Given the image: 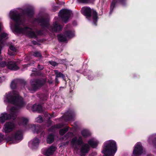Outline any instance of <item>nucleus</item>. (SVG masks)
<instances>
[{
    "instance_id": "nucleus-11",
    "label": "nucleus",
    "mask_w": 156,
    "mask_h": 156,
    "mask_svg": "<svg viewBox=\"0 0 156 156\" xmlns=\"http://www.w3.org/2000/svg\"><path fill=\"white\" fill-rule=\"evenodd\" d=\"M63 27L57 21L53 23L52 26H50L48 30L53 32L57 33L62 30Z\"/></svg>"
},
{
    "instance_id": "nucleus-32",
    "label": "nucleus",
    "mask_w": 156,
    "mask_h": 156,
    "mask_svg": "<svg viewBox=\"0 0 156 156\" xmlns=\"http://www.w3.org/2000/svg\"><path fill=\"white\" fill-rule=\"evenodd\" d=\"M69 127H66L60 129L59 131V134L61 136L63 135L69 130Z\"/></svg>"
},
{
    "instance_id": "nucleus-31",
    "label": "nucleus",
    "mask_w": 156,
    "mask_h": 156,
    "mask_svg": "<svg viewBox=\"0 0 156 156\" xmlns=\"http://www.w3.org/2000/svg\"><path fill=\"white\" fill-rule=\"evenodd\" d=\"M64 34L67 37L69 38H71L74 36V33L71 30H66L64 32Z\"/></svg>"
},
{
    "instance_id": "nucleus-6",
    "label": "nucleus",
    "mask_w": 156,
    "mask_h": 156,
    "mask_svg": "<svg viewBox=\"0 0 156 156\" xmlns=\"http://www.w3.org/2000/svg\"><path fill=\"white\" fill-rule=\"evenodd\" d=\"M10 18L15 21L16 23H18L22 22L21 15L16 10L10 11Z\"/></svg>"
},
{
    "instance_id": "nucleus-23",
    "label": "nucleus",
    "mask_w": 156,
    "mask_h": 156,
    "mask_svg": "<svg viewBox=\"0 0 156 156\" xmlns=\"http://www.w3.org/2000/svg\"><path fill=\"white\" fill-rule=\"evenodd\" d=\"M88 143L89 145L93 148H96L98 145V142L92 139H90L88 141Z\"/></svg>"
},
{
    "instance_id": "nucleus-58",
    "label": "nucleus",
    "mask_w": 156,
    "mask_h": 156,
    "mask_svg": "<svg viewBox=\"0 0 156 156\" xmlns=\"http://www.w3.org/2000/svg\"><path fill=\"white\" fill-rule=\"evenodd\" d=\"M2 48V47L1 45H0V54L1 53V51Z\"/></svg>"
},
{
    "instance_id": "nucleus-25",
    "label": "nucleus",
    "mask_w": 156,
    "mask_h": 156,
    "mask_svg": "<svg viewBox=\"0 0 156 156\" xmlns=\"http://www.w3.org/2000/svg\"><path fill=\"white\" fill-rule=\"evenodd\" d=\"M54 140V135L52 133H50L48 136L47 139V143L49 144H51Z\"/></svg>"
},
{
    "instance_id": "nucleus-14",
    "label": "nucleus",
    "mask_w": 156,
    "mask_h": 156,
    "mask_svg": "<svg viewBox=\"0 0 156 156\" xmlns=\"http://www.w3.org/2000/svg\"><path fill=\"white\" fill-rule=\"evenodd\" d=\"M82 13L87 17L90 18L91 16L92 10L89 7H83L81 10Z\"/></svg>"
},
{
    "instance_id": "nucleus-21",
    "label": "nucleus",
    "mask_w": 156,
    "mask_h": 156,
    "mask_svg": "<svg viewBox=\"0 0 156 156\" xmlns=\"http://www.w3.org/2000/svg\"><path fill=\"white\" fill-rule=\"evenodd\" d=\"M92 16L93 24L95 26L97 25L98 20V14L95 10H92Z\"/></svg>"
},
{
    "instance_id": "nucleus-61",
    "label": "nucleus",
    "mask_w": 156,
    "mask_h": 156,
    "mask_svg": "<svg viewBox=\"0 0 156 156\" xmlns=\"http://www.w3.org/2000/svg\"><path fill=\"white\" fill-rule=\"evenodd\" d=\"M52 83V82H50V83Z\"/></svg>"
},
{
    "instance_id": "nucleus-49",
    "label": "nucleus",
    "mask_w": 156,
    "mask_h": 156,
    "mask_svg": "<svg viewBox=\"0 0 156 156\" xmlns=\"http://www.w3.org/2000/svg\"><path fill=\"white\" fill-rule=\"evenodd\" d=\"M38 120L37 121L39 123H41L43 122L42 118L41 117H39L37 118Z\"/></svg>"
},
{
    "instance_id": "nucleus-5",
    "label": "nucleus",
    "mask_w": 156,
    "mask_h": 156,
    "mask_svg": "<svg viewBox=\"0 0 156 156\" xmlns=\"http://www.w3.org/2000/svg\"><path fill=\"white\" fill-rule=\"evenodd\" d=\"M71 12L67 9H63L60 11L58 16L60 17L62 20L65 23H67L71 15Z\"/></svg>"
},
{
    "instance_id": "nucleus-7",
    "label": "nucleus",
    "mask_w": 156,
    "mask_h": 156,
    "mask_svg": "<svg viewBox=\"0 0 156 156\" xmlns=\"http://www.w3.org/2000/svg\"><path fill=\"white\" fill-rule=\"evenodd\" d=\"M3 64L2 66H6L7 67L11 70L16 71L19 69V67L17 66L16 63L14 61H9L7 63L6 61L2 62H1V64Z\"/></svg>"
},
{
    "instance_id": "nucleus-2",
    "label": "nucleus",
    "mask_w": 156,
    "mask_h": 156,
    "mask_svg": "<svg viewBox=\"0 0 156 156\" xmlns=\"http://www.w3.org/2000/svg\"><path fill=\"white\" fill-rule=\"evenodd\" d=\"M117 150L116 142L113 140H110L104 143L102 153L105 156H114Z\"/></svg>"
},
{
    "instance_id": "nucleus-12",
    "label": "nucleus",
    "mask_w": 156,
    "mask_h": 156,
    "mask_svg": "<svg viewBox=\"0 0 156 156\" xmlns=\"http://www.w3.org/2000/svg\"><path fill=\"white\" fill-rule=\"evenodd\" d=\"M15 126V125L14 123L12 122H7L5 123L3 126V129L5 133V135H9L8 133L12 131ZM6 137V136H5Z\"/></svg>"
},
{
    "instance_id": "nucleus-19",
    "label": "nucleus",
    "mask_w": 156,
    "mask_h": 156,
    "mask_svg": "<svg viewBox=\"0 0 156 156\" xmlns=\"http://www.w3.org/2000/svg\"><path fill=\"white\" fill-rule=\"evenodd\" d=\"M56 150V147L53 146H51L44 152V154L46 156H49L52 155Z\"/></svg>"
},
{
    "instance_id": "nucleus-27",
    "label": "nucleus",
    "mask_w": 156,
    "mask_h": 156,
    "mask_svg": "<svg viewBox=\"0 0 156 156\" xmlns=\"http://www.w3.org/2000/svg\"><path fill=\"white\" fill-rule=\"evenodd\" d=\"M118 3L115 1V0H112L110 5V11L109 12V14L111 15L114 9V8L116 6Z\"/></svg>"
},
{
    "instance_id": "nucleus-37",
    "label": "nucleus",
    "mask_w": 156,
    "mask_h": 156,
    "mask_svg": "<svg viewBox=\"0 0 156 156\" xmlns=\"http://www.w3.org/2000/svg\"><path fill=\"white\" fill-rule=\"evenodd\" d=\"M127 0H115L118 3H120L123 6L126 5Z\"/></svg>"
},
{
    "instance_id": "nucleus-15",
    "label": "nucleus",
    "mask_w": 156,
    "mask_h": 156,
    "mask_svg": "<svg viewBox=\"0 0 156 156\" xmlns=\"http://www.w3.org/2000/svg\"><path fill=\"white\" fill-rule=\"evenodd\" d=\"M74 112L71 110H69L66 112L63 116L64 120L66 121L72 120L74 117Z\"/></svg>"
},
{
    "instance_id": "nucleus-16",
    "label": "nucleus",
    "mask_w": 156,
    "mask_h": 156,
    "mask_svg": "<svg viewBox=\"0 0 156 156\" xmlns=\"http://www.w3.org/2000/svg\"><path fill=\"white\" fill-rule=\"evenodd\" d=\"M30 29H27L25 31L24 34H25L29 38H37V36L36 34L34 31H32L31 28Z\"/></svg>"
},
{
    "instance_id": "nucleus-34",
    "label": "nucleus",
    "mask_w": 156,
    "mask_h": 156,
    "mask_svg": "<svg viewBox=\"0 0 156 156\" xmlns=\"http://www.w3.org/2000/svg\"><path fill=\"white\" fill-rule=\"evenodd\" d=\"M39 97L41 101H46L47 100V95L45 94H41L39 95Z\"/></svg>"
},
{
    "instance_id": "nucleus-48",
    "label": "nucleus",
    "mask_w": 156,
    "mask_h": 156,
    "mask_svg": "<svg viewBox=\"0 0 156 156\" xmlns=\"http://www.w3.org/2000/svg\"><path fill=\"white\" fill-rule=\"evenodd\" d=\"M152 143L154 146L156 147V137L154 138L152 141Z\"/></svg>"
},
{
    "instance_id": "nucleus-51",
    "label": "nucleus",
    "mask_w": 156,
    "mask_h": 156,
    "mask_svg": "<svg viewBox=\"0 0 156 156\" xmlns=\"http://www.w3.org/2000/svg\"><path fill=\"white\" fill-rule=\"evenodd\" d=\"M55 83L58 84L59 83V81L58 79V78L55 77Z\"/></svg>"
},
{
    "instance_id": "nucleus-46",
    "label": "nucleus",
    "mask_w": 156,
    "mask_h": 156,
    "mask_svg": "<svg viewBox=\"0 0 156 156\" xmlns=\"http://www.w3.org/2000/svg\"><path fill=\"white\" fill-rule=\"evenodd\" d=\"M20 83L25 86L26 85L27 82H26L24 80H20Z\"/></svg>"
},
{
    "instance_id": "nucleus-54",
    "label": "nucleus",
    "mask_w": 156,
    "mask_h": 156,
    "mask_svg": "<svg viewBox=\"0 0 156 156\" xmlns=\"http://www.w3.org/2000/svg\"><path fill=\"white\" fill-rule=\"evenodd\" d=\"M72 133L71 132H69L68 133H66L65 135V136H66V137H69V135L70 134H71Z\"/></svg>"
},
{
    "instance_id": "nucleus-52",
    "label": "nucleus",
    "mask_w": 156,
    "mask_h": 156,
    "mask_svg": "<svg viewBox=\"0 0 156 156\" xmlns=\"http://www.w3.org/2000/svg\"><path fill=\"white\" fill-rule=\"evenodd\" d=\"M9 54L11 56L14 55L15 53L14 52H12L9 51Z\"/></svg>"
},
{
    "instance_id": "nucleus-43",
    "label": "nucleus",
    "mask_w": 156,
    "mask_h": 156,
    "mask_svg": "<svg viewBox=\"0 0 156 156\" xmlns=\"http://www.w3.org/2000/svg\"><path fill=\"white\" fill-rule=\"evenodd\" d=\"M9 48L11 51L13 52H16V48L12 45L10 46Z\"/></svg>"
},
{
    "instance_id": "nucleus-40",
    "label": "nucleus",
    "mask_w": 156,
    "mask_h": 156,
    "mask_svg": "<svg viewBox=\"0 0 156 156\" xmlns=\"http://www.w3.org/2000/svg\"><path fill=\"white\" fill-rule=\"evenodd\" d=\"M37 111L38 112H41L42 111V108L41 105H37Z\"/></svg>"
},
{
    "instance_id": "nucleus-3",
    "label": "nucleus",
    "mask_w": 156,
    "mask_h": 156,
    "mask_svg": "<svg viewBox=\"0 0 156 156\" xmlns=\"http://www.w3.org/2000/svg\"><path fill=\"white\" fill-rule=\"evenodd\" d=\"M23 136V132L20 130L16 131L14 134H11L9 135L6 134V137H5L4 134L0 133V143L5 139L8 141H12L13 142L15 141L16 143H18L22 140Z\"/></svg>"
},
{
    "instance_id": "nucleus-42",
    "label": "nucleus",
    "mask_w": 156,
    "mask_h": 156,
    "mask_svg": "<svg viewBox=\"0 0 156 156\" xmlns=\"http://www.w3.org/2000/svg\"><path fill=\"white\" fill-rule=\"evenodd\" d=\"M49 63L50 64L54 67H55L56 66H57L58 65V64L57 62L54 61H49Z\"/></svg>"
},
{
    "instance_id": "nucleus-1",
    "label": "nucleus",
    "mask_w": 156,
    "mask_h": 156,
    "mask_svg": "<svg viewBox=\"0 0 156 156\" xmlns=\"http://www.w3.org/2000/svg\"><path fill=\"white\" fill-rule=\"evenodd\" d=\"M6 100L9 103L14 105L16 107L13 106L10 108V111L11 112L10 114H14L16 118V113L18 109H20L25 105V102L23 98L18 94L13 93H8L6 94Z\"/></svg>"
},
{
    "instance_id": "nucleus-45",
    "label": "nucleus",
    "mask_w": 156,
    "mask_h": 156,
    "mask_svg": "<svg viewBox=\"0 0 156 156\" xmlns=\"http://www.w3.org/2000/svg\"><path fill=\"white\" fill-rule=\"evenodd\" d=\"M37 68L40 70H42L44 69L43 66L42 65L38 64L37 66Z\"/></svg>"
},
{
    "instance_id": "nucleus-18",
    "label": "nucleus",
    "mask_w": 156,
    "mask_h": 156,
    "mask_svg": "<svg viewBox=\"0 0 156 156\" xmlns=\"http://www.w3.org/2000/svg\"><path fill=\"white\" fill-rule=\"evenodd\" d=\"M76 142L78 145H81L83 144V142L81 136H79L78 139L76 136H75L72 138L71 141V144L74 145Z\"/></svg>"
},
{
    "instance_id": "nucleus-38",
    "label": "nucleus",
    "mask_w": 156,
    "mask_h": 156,
    "mask_svg": "<svg viewBox=\"0 0 156 156\" xmlns=\"http://www.w3.org/2000/svg\"><path fill=\"white\" fill-rule=\"evenodd\" d=\"M11 87L12 89H15L16 88V85L14 81H12L11 84Z\"/></svg>"
},
{
    "instance_id": "nucleus-36",
    "label": "nucleus",
    "mask_w": 156,
    "mask_h": 156,
    "mask_svg": "<svg viewBox=\"0 0 156 156\" xmlns=\"http://www.w3.org/2000/svg\"><path fill=\"white\" fill-rule=\"evenodd\" d=\"M33 56L36 57H42V55L41 52L39 51H35L33 52Z\"/></svg>"
},
{
    "instance_id": "nucleus-41",
    "label": "nucleus",
    "mask_w": 156,
    "mask_h": 156,
    "mask_svg": "<svg viewBox=\"0 0 156 156\" xmlns=\"http://www.w3.org/2000/svg\"><path fill=\"white\" fill-rule=\"evenodd\" d=\"M37 105L34 104L31 107V110L33 112H35L37 111Z\"/></svg>"
},
{
    "instance_id": "nucleus-10",
    "label": "nucleus",
    "mask_w": 156,
    "mask_h": 156,
    "mask_svg": "<svg viewBox=\"0 0 156 156\" xmlns=\"http://www.w3.org/2000/svg\"><path fill=\"white\" fill-rule=\"evenodd\" d=\"M16 116L14 114H10L6 112H4L1 114L0 117V122L4 123L6 121L11 119H15Z\"/></svg>"
},
{
    "instance_id": "nucleus-13",
    "label": "nucleus",
    "mask_w": 156,
    "mask_h": 156,
    "mask_svg": "<svg viewBox=\"0 0 156 156\" xmlns=\"http://www.w3.org/2000/svg\"><path fill=\"white\" fill-rule=\"evenodd\" d=\"M143 147L140 144H137L133 150V154L134 156H139L143 153Z\"/></svg>"
},
{
    "instance_id": "nucleus-29",
    "label": "nucleus",
    "mask_w": 156,
    "mask_h": 156,
    "mask_svg": "<svg viewBox=\"0 0 156 156\" xmlns=\"http://www.w3.org/2000/svg\"><path fill=\"white\" fill-rule=\"evenodd\" d=\"M8 34L7 33L3 32L1 33L0 36V43H3V39L6 40L8 38Z\"/></svg>"
},
{
    "instance_id": "nucleus-53",
    "label": "nucleus",
    "mask_w": 156,
    "mask_h": 156,
    "mask_svg": "<svg viewBox=\"0 0 156 156\" xmlns=\"http://www.w3.org/2000/svg\"><path fill=\"white\" fill-rule=\"evenodd\" d=\"M88 78L90 80H92L93 79V76H91L90 75H89L88 76Z\"/></svg>"
},
{
    "instance_id": "nucleus-17",
    "label": "nucleus",
    "mask_w": 156,
    "mask_h": 156,
    "mask_svg": "<svg viewBox=\"0 0 156 156\" xmlns=\"http://www.w3.org/2000/svg\"><path fill=\"white\" fill-rule=\"evenodd\" d=\"M90 150V148L88 144H86L83 145L81 147L80 151L82 155L85 156Z\"/></svg>"
},
{
    "instance_id": "nucleus-22",
    "label": "nucleus",
    "mask_w": 156,
    "mask_h": 156,
    "mask_svg": "<svg viewBox=\"0 0 156 156\" xmlns=\"http://www.w3.org/2000/svg\"><path fill=\"white\" fill-rule=\"evenodd\" d=\"M40 141L38 138L35 137L33 140L32 142V147L34 149H36L38 147Z\"/></svg>"
},
{
    "instance_id": "nucleus-33",
    "label": "nucleus",
    "mask_w": 156,
    "mask_h": 156,
    "mask_svg": "<svg viewBox=\"0 0 156 156\" xmlns=\"http://www.w3.org/2000/svg\"><path fill=\"white\" fill-rule=\"evenodd\" d=\"M32 127L34 128V133H36L38 134L40 132V127L38 126H36L34 124L32 126Z\"/></svg>"
},
{
    "instance_id": "nucleus-57",
    "label": "nucleus",
    "mask_w": 156,
    "mask_h": 156,
    "mask_svg": "<svg viewBox=\"0 0 156 156\" xmlns=\"http://www.w3.org/2000/svg\"><path fill=\"white\" fill-rule=\"evenodd\" d=\"M49 115H50V117H48V118L49 119H50L51 118L53 117V114H49Z\"/></svg>"
},
{
    "instance_id": "nucleus-20",
    "label": "nucleus",
    "mask_w": 156,
    "mask_h": 156,
    "mask_svg": "<svg viewBox=\"0 0 156 156\" xmlns=\"http://www.w3.org/2000/svg\"><path fill=\"white\" fill-rule=\"evenodd\" d=\"M23 13L29 17H31L34 15V11L33 8H28L23 10Z\"/></svg>"
},
{
    "instance_id": "nucleus-56",
    "label": "nucleus",
    "mask_w": 156,
    "mask_h": 156,
    "mask_svg": "<svg viewBox=\"0 0 156 156\" xmlns=\"http://www.w3.org/2000/svg\"><path fill=\"white\" fill-rule=\"evenodd\" d=\"M74 89V87H73V88L71 87H70V93H71L72 91Z\"/></svg>"
},
{
    "instance_id": "nucleus-59",
    "label": "nucleus",
    "mask_w": 156,
    "mask_h": 156,
    "mask_svg": "<svg viewBox=\"0 0 156 156\" xmlns=\"http://www.w3.org/2000/svg\"><path fill=\"white\" fill-rule=\"evenodd\" d=\"M1 82V77H0V83Z\"/></svg>"
},
{
    "instance_id": "nucleus-60",
    "label": "nucleus",
    "mask_w": 156,
    "mask_h": 156,
    "mask_svg": "<svg viewBox=\"0 0 156 156\" xmlns=\"http://www.w3.org/2000/svg\"><path fill=\"white\" fill-rule=\"evenodd\" d=\"M45 115H46V116H48V114H45Z\"/></svg>"
},
{
    "instance_id": "nucleus-47",
    "label": "nucleus",
    "mask_w": 156,
    "mask_h": 156,
    "mask_svg": "<svg viewBox=\"0 0 156 156\" xmlns=\"http://www.w3.org/2000/svg\"><path fill=\"white\" fill-rule=\"evenodd\" d=\"M90 0H77L80 2L85 3L87 2Z\"/></svg>"
},
{
    "instance_id": "nucleus-24",
    "label": "nucleus",
    "mask_w": 156,
    "mask_h": 156,
    "mask_svg": "<svg viewBox=\"0 0 156 156\" xmlns=\"http://www.w3.org/2000/svg\"><path fill=\"white\" fill-rule=\"evenodd\" d=\"M81 133L82 136L84 138L88 137L91 135L90 131L86 129L82 130L81 132Z\"/></svg>"
},
{
    "instance_id": "nucleus-28",
    "label": "nucleus",
    "mask_w": 156,
    "mask_h": 156,
    "mask_svg": "<svg viewBox=\"0 0 156 156\" xmlns=\"http://www.w3.org/2000/svg\"><path fill=\"white\" fill-rule=\"evenodd\" d=\"M28 121V119L24 118H20L18 122V124L19 125L25 124L26 125Z\"/></svg>"
},
{
    "instance_id": "nucleus-9",
    "label": "nucleus",
    "mask_w": 156,
    "mask_h": 156,
    "mask_svg": "<svg viewBox=\"0 0 156 156\" xmlns=\"http://www.w3.org/2000/svg\"><path fill=\"white\" fill-rule=\"evenodd\" d=\"M21 23H15L14 26V30L15 32L17 33L23 34L25 31H26L27 29H30L28 27H20Z\"/></svg>"
},
{
    "instance_id": "nucleus-8",
    "label": "nucleus",
    "mask_w": 156,
    "mask_h": 156,
    "mask_svg": "<svg viewBox=\"0 0 156 156\" xmlns=\"http://www.w3.org/2000/svg\"><path fill=\"white\" fill-rule=\"evenodd\" d=\"M35 21L43 28H46L48 29L50 23L48 19L46 18L41 17L35 19Z\"/></svg>"
},
{
    "instance_id": "nucleus-30",
    "label": "nucleus",
    "mask_w": 156,
    "mask_h": 156,
    "mask_svg": "<svg viewBox=\"0 0 156 156\" xmlns=\"http://www.w3.org/2000/svg\"><path fill=\"white\" fill-rule=\"evenodd\" d=\"M57 37L59 42H63L66 41V38L65 35L60 34L58 35Z\"/></svg>"
},
{
    "instance_id": "nucleus-26",
    "label": "nucleus",
    "mask_w": 156,
    "mask_h": 156,
    "mask_svg": "<svg viewBox=\"0 0 156 156\" xmlns=\"http://www.w3.org/2000/svg\"><path fill=\"white\" fill-rule=\"evenodd\" d=\"M55 74L56 75V77L57 78L61 77L63 80H65V76L61 72H58L57 70H55L54 71Z\"/></svg>"
},
{
    "instance_id": "nucleus-55",
    "label": "nucleus",
    "mask_w": 156,
    "mask_h": 156,
    "mask_svg": "<svg viewBox=\"0 0 156 156\" xmlns=\"http://www.w3.org/2000/svg\"><path fill=\"white\" fill-rule=\"evenodd\" d=\"M32 43L34 45H36L37 43V42L36 41L34 40L32 41Z\"/></svg>"
},
{
    "instance_id": "nucleus-50",
    "label": "nucleus",
    "mask_w": 156,
    "mask_h": 156,
    "mask_svg": "<svg viewBox=\"0 0 156 156\" xmlns=\"http://www.w3.org/2000/svg\"><path fill=\"white\" fill-rule=\"evenodd\" d=\"M58 9V6H55L53 8V10L54 12L56 11Z\"/></svg>"
},
{
    "instance_id": "nucleus-44",
    "label": "nucleus",
    "mask_w": 156,
    "mask_h": 156,
    "mask_svg": "<svg viewBox=\"0 0 156 156\" xmlns=\"http://www.w3.org/2000/svg\"><path fill=\"white\" fill-rule=\"evenodd\" d=\"M58 65L59 64H63L65 62V60L64 59H59L58 60Z\"/></svg>"
},
{
    "instance_id": "nucleus-35",
    "label": "nucleus",
    "mask_w": 156,
    "mask_h": 156,
    "mask_svg": "<svg viewBox=\"0 0 156 156\" xmlns=\"http://www.w3.org/2000/svg\"><path fill=\"white\" fill-rule=\"evenodd\" d=\"M64 125L63 124H59L56 125H53L51 126L50 129L51 130H53L55 128H60L63 126Z\"/></svg>"
},
{
    "instance_id": "nucleus-4",
    "label": "nucleus",
    "mask_w": 156,
    "mask_h": 156,
    "mask_svg": "<svg viewBox=\"0 0 156 156\" xmlns=\"http://www.w3.org/2000/svg\"><path fill=\"white\" fill-rule=\"evenodd\" d=\"M45 80L43 79H36L30 81L31 87L28 89L30 91H35L38 89L44 86Z\"/></svg>"
},
{
    "instance_id": "nucleus-39",
    "label": "nucleus",
    "mask_w": 156,
    "mask_h": 156,
    "mask_svg": "<svg viewBox=\"0 0 156 156\" xmlns=\"http://www.w3.org/2000/svg\"><path fill=\"white\" fill-rule=\"evenodd\" d=\"M36 34L37 38L38 36H41L43 34V30H39L36 32Z\"/></svg>"
}]
</instances>
